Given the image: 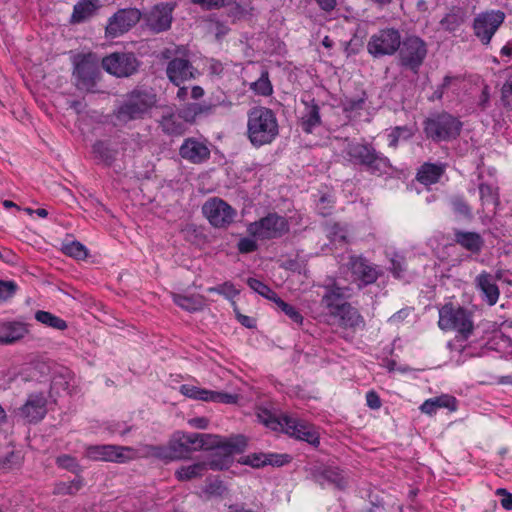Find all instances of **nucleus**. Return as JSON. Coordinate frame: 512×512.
<instances>
[{"instance_id":"obj_58","label":"nucleus","mask_w":512,"mask_h":512,"mask_svg":"<svg viewBox=\"0 0 512 512\" xmlns=\"http://www.w3.org/2000/svg\"><path fill=\"white\" fill-rule=\"evenodd\" d=\"M69 388V381L64 375H55L50 385V395H59L62 391H66Z\"/></svg>"},{"instance_id":"obj_52","label":"nucleus","mask_w":512,"mask_h":512,"mask_svg":"<svg viewBox=\"0 0 512 512\" xmlns=\"http://www.w3.org/2000/svg\"><path fill=\"white\" fill-rule=\"evenodd\" d=\"M334 199L327 194L320 197L317 203V211L323 217H328L333 213Z\"/></svg>"},{"instance_id":"obj_27","label":"nucleus","mask_w":512,"mask_h":512,"mask_svg":"<svg viewBox=\"0 0 512 512\" xmlns=\"http://www.w3.org/2000/svg\"><path fill=\"white\" fill-rule=\"evenodd\" d=\"M158 123L162 132L168 136H182L187 131L186 123L179 117L178 111L163 113Z\"/></svg>"},{"instance_id":"obj_62","label":"nucleus","mask_w":512,"mask_h":512,"mask_svg":"<svg viewBox=\"0 0 512 512\" xmlns=\"http://www.w3.org/2000/svg\"><path fill=\"white\" fill-rule=\"evenodd\" d=\"M237 248L241 254H248L255 252L258 249V244L250 237H243L238 241Z\"/></svg>"},{"instance_id":"obj_50","label":"nucleus","mask_w":512,"mask_h":512,"mask_svg":"<svg viewBox=\"0 0 512 512\" xmlns=\"http://www.w3.org/2000/svg\"><path fill=\"white\" fill-rule=\"evenodd\" d=\"M411 136V131L407 126H396L392 129L390 134L388 135L389 138V147L397 148L399 139L401 137L403 138H409Z\"/></svg>"},{"instance_id":"obj_5","label":"nucleus","mask_w":512,"mask_h":512,"mask_svg":"<svg viewBox=\"0 0 512 512\" xmlns=\"http://www.w3.org/2000/svg\"><path fill=\"white\" fill-rule=\"evenodd\" d=\"M462 127V121L446 111L432 114L423 122L426 137L436 143L457 139Z\"/></svg>"},{"instance_id":"obj_24","label":"nucleus","mask_w":512,"mask_h":512,"mask_svg":"<svg viewBox=\"0 0 512 512\" xmlns=\"http://www.w3.org/2000/svg\"><path fill=\"white\" fill-rule=\"evenodd\" d=\"M214 104L188 102L178 109L179 117L186 123L193 125L201 116H208L214 112Z\"/></svg>"},{"instance_id":"obj_32","label":"nucleus","mask_w":512,"mask_h":512,"mask_svg":"<svg viewBox=\"0 0 512 512\" xmlns=\"http://www.w3.org/2000/svg\"><path fill=\"white\" fill-rule=\"evenodd\" d=\"M348 287H340L337 283L325 287V293L322 296L321 303L331 312L341 306V300L347 296Z\"/></svg>"},{"instance_id":"obj_49","label":"nucleus","mask_w":512,"mask_h":512,"mask_svg":"<svg viewBox=\"0 0 512 512\" xmlns=\"http://www.w3.org/2000/svg\"><path fill=\"white\" fill-rule=\"evenodd\" d=\"M62 251L67 256L73 257L77 260H83L87 257V249L79 241H72L71 243L64 244Z\"/></svg>"},{"instance_id":"obj_6","label":"nucleus","mask_w":512,"mask_h":512,"mask_svg":"<svg viewBox=\"0 0 512 512\" xmlns=\"http://www.w3.org/2000/svg\"><path fill=\"white\" fill-rule=\"evenodd\" d=\"M72 76L78 90L87 93L98 91L96 87L102 73L96 55L93 53L78 55L74 60Z\"/></svg>"},{"instance_id":"obj_16","label":"nucleus","mask_w":512,"mask_h":512,"mask_svg":"<svg viewBox=\"0 0 512 512\" xmlns=\"http://www.w3.org/2000/svg\"><path fill=\"white\" fill-rule=\"evenodd\" d=\"M141 17L142 13L136 8L120 9L109 19L106 34L112 38L118 37L135 26Z\"/></svg>"},{"instance_id":"obj_56","label":"nucleus","mask_w":512,"mask_h":512,"mask_svg":"<svg viewBox=\"0 0 512 512\" xmlns=\"http://www.w3.org/2000/svg\"><path fill=\"white\" fill-rule=\"evenodd\" d=\"M18 289L14 281L0 280V301L4 302L12 298Z\"/></svg>"},{"instance_id":"obj_26","label":"nucleus","mask_w":512,"mask_h":512,"mask_svg":"<svg viewBox=\"0 0 512 512\" xmlns=\"http://www.w3.org/2000/svg\"><path fill=\"white\" fill-rule=\"evenodd\" d=\"M454 241L463 249L475 255L479 254L485 245L481 234L473 231L455 230Z\"/></svg>"},{"instance_id":"obj_18","label":"nucleus","mask_w":512,"mask_h":512,"mask_svg":"<svg viewBox=\"0 0 512 512\" xmlns=\"http://www.w3.org/2000/svg\"><path fill=\"white\" fill-rule=\"evenodd\" d=\"M284 420L286 421L284 422V433L295 439L306 441L314 447L319 445V435L312 425L291 416H285Z\"/></svg>"},{"instance_id":"obj_22","label":"nucleus","mask_w":512,"mask_h":512,"mask_svg":"<svg viewBox=\"0 0 512 512\" xmlns=\"http://www.w3.org/2000/svg\"><path fill=\"white\" fill-rule=\"evenodd\" d=\"M331 315L338 318L339 326L345 329L356 330L365 326L363 316L349 302H343L337 310L331 311Z\"/></svg>"},{"instance_id":"obj_25","label":"nucleus","mask_w":512,"mask_h":512,"mask_svg":"<svg viewBox=\"0 0 512 512\" xmlns=\"http://www.w3.org/2000/svg\"><path fill=\"white\" fill-rule=\"evenodd\" d=\"M311 477L313 481L320 485L330 483L338 488L345 485L344 478L338 468L329 466H317L311 469Z\"/></svg>"},{"instance_id":"obj_37","label":"nucleus","mask_w":512,"mask_h":512,"mask_svg":"<svg viewBox=\"0 0 512 512\" xmlns=\"http://www.w3.org/2000/svg\"><path fill=\"white\" fill-rule=\"evenodd\" d=\"M207 472L205 462H197L188 466H181L175 471V477L179 481H189L202 477Z\"/></svg>"},{"instance_id":"obj_28","label":"nucleus","mask_w":512,"mask_h":512,"mask_svg":"<svg viewBox=\"0 0 512 512\" xmlns=\"http://www.w3.org/2000/svg\"><path fill=\"white\" fill-rule=\"evenodd\" d=\"M28 333L27 324L18 321L0 323V343L11 344L22 339Z\"/></svg>"},{"instance_id":"obj_40","label":"nucleus","mask_w":512,"mask_h":512,"mask_svg":"<svg viewBox=\"0 0 512 512\" xmlns=\"http://www.w3.org/2000/svg\"><path fill=\"white\" fill-rule=\"evenodd\" d=\"M169 442L174 460H180L189 457L190 449L188 448L187 443L184 442V432L175 433Z\"/></svg>"},{"instance_id":"obj_35","label":"nucleus","mask_w":512,"mask_h":512,"mask_svg":"<svg viewBox=\"0 0 512 512\" xmlns=\"http://www.w3.org/2000/svg\"><path fill=\"white\" fill-rule=\"evenodd\" d=\"M449 205L456 217L472 220L473 210L466 197L462 194H454L449 198Z\"/></svg>"},{"instance_id":"obj_21","label":"nucleus","mask_w":512,"mask_h":512,"mask_svg":"<svg viewBox=\"0 0 512 512\" xmlns=\"http://www.w3.org/2000/svg\"><path fill=\"white\" fill-rule=\"evenodd\" d=\"M195 71L188 59L176 57L168 62L166 75L171 83L179 87L182 83L195 78Z\"/></svg>"},{"instance_id":"obj_39","label":"nucleus","mask_w":512,"mask_h":512,"mask_svg":"<svg viewBox=\"0 0 512 512\" xmlns=\"http://www.w3.org/2000/svg\"><path fill=\"white\" fill-rule=\"evenodd\" d=\"M96 158L100 159L107 166H111L116 160L117 150L112 149L104 141H96L92 146Z\"/></svg>"},{"instance_id":"obj_38","label":"nucleus","mask_w":512,"mask_h":512,"mask_svg":"<svg viewBox=\"0 0 512 512\" xmlns=\"http://www.w3.org/2000/svg\"><path fill=\"white\" fill-rule=\"evenodd\" d=\"M172 299L176 305L189 312L199 311L203 307V298L199 295L186 296L172 293Z\"/></svg>"},{"instance_id":"obj_36","label":"nucleus","mask_w":512,"mask_h":512,"mask_svg":"<svg viewBox=\"0 0 512 512\" xmlns=\"http://www.w3.org/2000/svg\"><path fill=\"white\" fill-rule=\"evenodd\" d=\"M367 98V93L365 91H362L361 95L357 97L344 95L340 99V106L343 113L347 116H351L353 113H359L364 109Z\"/></svg>"},{"instance_id":"obj_19","label":"nucleus","mask_w":512,"mask_h":512,"mask_svg":"<svg viewBox=\"0 0 512 512\" xmlns=\"http://www.w3.org/2000/svg\"><path fill=\"white\" fill-rule=\"evenodd\" d=\"M18 414L29 423L40 422L47 414V398L44 393H32L18 409Z\"/></svg>"},{"instance_id":"obj_11","label":"nucleus","mask_w":512,"mask_h":512,"mask_svg":"<svg viewBox=\"0 0 512 512\" xmlns=\"http://www.w3.org/2000/svg\"><path fill=\"white\" fill-rule=\"evenodd\" d=\"M505 18L506 15L502 10H486L478 13L472 23L474 36L483 45H489Z\"/></svg>"},{"instance_id":"obj_15","label":"nucleus","mask_w":512,"mask_h":512,"mask_svg":"<svg viewBox=\"0 0 512 512\" xmlns=\"http://www.w3.org/2000/svg\"><path fill=\"white\" fill-rule=\"evenodd\" d=\"M85 456L93 461L126 463L135 458V450L128 446L119 445H90L85 450Z\"/></svg>"},{"instance_id":"obj_44","label":"nucleus","mask_w":512,"mask_h":512,"mask_svg":"<svg viewBox=\"0 0 512 512\" xmlns=\"http://www.w3.org/2000/svg\"><path fill=\"white\" fill-rule=\"evenodd\" d=\"M199 400L202 401H211V402H218V403H234L236 401V396L229 394V393H223V392H216L211 390L202 389L201 394H199Z\"/></svg>"},{"instance_id":"obj_8","label":"nucleus","mask_w":512,"mask_h":512,"mask_svg":"<svg viewBox=\"0 0 512 512\" xmlns=\"http://www.w3.org/2000/svg\"><path fill=\"white\" fill-rule=\"evenodd\" d=\"M428 53L426 42L416 35H407L398 50V65L417 75Z\"/></svg>"},{"instance_id":"obj_45","label":"nucleus","mask_w":512,"mask_h":512,"mask_svg":"<svg viewBox=\"0 0 512 512\" xmlns=\"http://www.w3.org/2000/svg\"><path fill=\"white\" fill-rule=\"evenodd\" d=\"M247 284L252 290L274 303L276 302V299L279 298L275 291L256 278H248Z\"/></svg>"},{"instance_id":"obj_46","label":"nucleus","mask_w":512,"mask_h":512,"mask_svg":"<svg viewBox=\"0 0 512 512\" xmlns=\"http://www.w3.org/2000/svg\"><path fill=\"white\" fill-rule=\"evenodd\" d=\"M55 462L59 468L68 470L77 476H81L80 474L82 473L83 469L75 457L68 454H62L56 458Z\"/></svg>"},{"instance_id":"obj_20","label":"nucleus","mask_w":512,"mask_h":512,"mask_svg":"<svg viewBox=\"0 0 512 512\" xmlns=\"http://www.w3.org/2000/svg\"><path fill=\"white\" fill-rule=\"evenodd\" d=\"M179 155L192 164H202L210 159L211 152L205 142L189 137L181 144Z\"/></svg>"},{"instance_id":"obj_33","label":"nucleus","mask_w":512,"mask_h":512,"mask_svg":"<svg viewBox=\"0 0 512 512\" xmlns=\"http://www.w3.org/2000/svg\"><path fill=\"white\" fill-rule=\"evenodd\" d=\"M438 408H448L450 411H455L457 409V400L455 397L445 394L427 399L420 406L421 411L428 415L435 414Z\"/></svg>"},{"instance_id":"obj_61","label":"nucleus","mask_w":512,"mask_h":512,"mask_svg":"<svg viewBox=\"0 0 512 512\" xmlns=\"http://www.w3.org/2000/svg\"><path fill=\"white\" fill-rule=\"evenodd\" d=\"M149 452L153 456L162 460H174V458L172 457L170 442H168L167 446H150Z\"/></svg>"},{"instance_id":"obj_55","label":"nucleus","mask_w":512,"mask_h":512,"mask_svg":"<svg viewBox=\"0 0 512 512\" xmlns=\"http://www.w3.org/2000/svg\"><path fill=\"white\" fill-rule=\"evenodd\" d=\"M19 466L20 457L15 452H10L5 457L0 458V471L7 472Z\"/></svg>"},{"instance_id":"obj_60","label":"nucleus","mask_w":512,"mask_h":512,"mask_svg":"<svg viewBox=\"0 0 512 512\" xmlns=\"http://www.w3.org/2000/svg\"><path fill=\"white\" fill-rule=\"evenodd\" d=\"M208 292H217L228 298H233L239 294V290H237L231 282H225L217 287H210Z\"/></svg>"},{"instance_id":"obj_30","label":"nucleus","mask_w":512,"mask_h":512,"mask_svg":"<svg viewBox=\"0 0 512 512\" xmlns=\"http://www.w3.org/2000/svg\"><path fill=\"white\" fill-rule=\"evenodd\" d=\"M467 10L460 6H453L449 12L440 20L441 27L449 32L458 30L467 20Z\"/></svg>"},{"instance_id":"obj_12","label":"nucleus","mask_w":512,"mask_h":512,"mask_svg":"<svg viewBox=\"0 0 512 512\" xmlns=\"http://www.w3.org/2000/svg\"><path fill=\"white\" fill-rule=\"evenodd\" d=\"M202 213L209 224L217 229H226L237 215L236 209L219 197H211L202 205Z\"/></svg>"},{"instance_id":"obj_1","label":"nucleus","mask_w":512,"mask_h":512,"mask_svg":"<svg viewBox=\"0 0 512 512\" xmlns=\"http://www.w3.org/2000/svg\"><path fill=\"white\" fill-rule=\"evenodd\" d=\"M156 103L157 95L152 89L134 88L114 109L112 113L114 126H126L132 121L144 119L149 111L156 106Z\"/></svg>"},{"instance_id":"obj_57","label":"nucleus","mask_w":512,"mask_h":512,"mask_svg":"<svg viewBox=\"0 0 512 512\" xmlns=\"http://www.w3.org/2000/svg\"><path fill=\"white\" fill-rule=\"evenodd\" d=\"M291 459L288 454L265 453L266 466L281 467L290 463Z\"/></svg>"},{"instance_id":"obj_54","label":"nucleus","mask_w":512,"mask_h":512,"mask_svg":"<svg viewBox=\"0 0 512 512\" xmlns=\"http://www.w3.org/2000/svg\"><path fill=\"white\" fill-rule=\"evenodd\" d=\"M500 100L505 109L512 110V76L502 85Z\"/></svg>"},{"instance_id":"obj_23","label":"nucleus","mask_w":512,"mask_h":512,"mask_svg":"<svg viewBox=\"0 0 512 512\" xmlns=\"http://www.w3.org/2000/svg\"><path fill=\"white\" fill-rule=\"evenodd\" d=\"M474 285L481 292L483 301L489 306H494L498 302L500 289L491 273L482 271L475 277Z\"/></svg>"},{"instance_id":"obj_34","label":"nucleus","mask_w":512,"mask_h":512,"mask_svg":"<svg viewBox=\"0 0 512 512\" xmlns=\"http://www.w3.org/2000/svg\"><path fill=\"white\" fill-rule=\"evenodd\" d=\"M99 8V0H82L73 9L71 21L81 23L90 18Z\"/></svg>"},{"instance_id":"obj_53","label":"nucleus","mask_w":512,"mask_h":512,"mask_svg":"<svg viewBox=\"0 0 512 512\" xmlns=\"http://www.w3.org/2000/svg\"><path fill=\"white\" fill-rule=\"evenodd\" d=\"M226 438H221L220 436L218 435H212V434H205V433H200V437H199V440L201 441L200 444H204L203 445V448L204 450H211V449H215L219 446H221L224 441H225Z\"/></svg>"},{"instance_id":"obj_13","label":"nucleus","mask_w":512,"mask_h":512,"mask_svg":"<svg viewBox=\"0 0 512 512\" xmlns=\"http://www.w3.org/2000/svg\"><path fill=\"white\" fill-rule=\"evenodd\" d=\"M101 64L109 74L126 78L134 75L141 63L133 52H114L105 56Z\"/></svg>"},{"instance_id":"obj_7","label":"nucleus","mask_w":512,"mask_h":512,"mask_svg":"<svg viewBox=\"0 0 512 512\" xmlns=\"http://www.w3.org/2000/svg\"><path fill=\"white\" fill-rule=\"evenodd\" d=\"M248 445L247 438L244 435H235L226 438L224 443L211 449L212 453L205 462L207 471H221L229 469L234 462V454L243 453Z\"/></svg>"},{"instance_id":"obj_29","label":"nucleus","mask_w":512,"mask_h":512,"mask_svg":"<svg viewBox=\"0 0 512 512\" xmlns=\"http://www.w3.org/2000/svg\"><path fill=\"white\" fill-rule=\"evenodd\" d=\"M444 173V164L426 162L419 167L416 180L425 186H429L438 183Z\"/></svg>"},{"instance_id":"obj_48","label":"nucleus","mask_w":512,"mask_h":512,"mask_svg":"<svg viewBox=\"0 0 512 512\" xmlns=\"http://www.w3.org/2000/svg\"><path fill=\"white\" fill-rule=\"evenodd\" d=\"M275 305L293 322L297 323L298 325H302L304 318L294 306L285 302L280 297L276 299Z\"/></svg>"},{"instance_id":"obj_9","label":"nucleus","mask_w":512,"mask_h":512,"mask_svg":"<svg viewBox=\"0 0 512 512\" xmlns=\"http://www.w3.org/2000/svg\"><path fill=\"white\" fill-rule=\"evenodd\" d=\"M287 219L277 213H268L265 217L250 223L247 232L251 237L259 240L278 239L289 232Z\"/></svg>"},{"instance_id":"obj_42","label":"nucleus","mask_w":512,"mask_h":512,"mask_svg":"<svg viewBox=\"0 0 512 512\" xmlns=\"http://www.w3.org/2000/svg\"><path fill=\"white\" fill-rule=\"evenodd\" d=\"M83 478L77 476L69 482H58L54 485L53 494L58 496L75 495L83 487Z\"/></svg>"},{"instance_id":"obj_64","label":"nucleus","mask_w":512,"mask_h":512,"mask_svg":"<svg viewBox=\"0 0 512 512\" xmlns=\"http://www.w3.org/2000/svg\"><path fill=\"white\" fill-rule=\"evenodd\" d=\"M328 235L332 241L346 242V231L339 223L329 225Z\"/></svg>"},{"instance_id":"obj_47","label":"nucleus","mask_w":512,"mask_h":512,"mask_svg":"<svg viewBox=\"0 0 512 512\" xmlns=\"http://www.w3.org/2000/svg\"><path fill=\"white\" fill-rule=\"evenodd\" d=\"M250 89L258 95L270 96L273 93V87L269 80L268 71H263L260 78L257 81L251 83Z\"/></svg>"},{"instance_id":"obj_59","label":"nucleus","mask_w":512,"mask_h":512,"mask_svg":"<svg viewBox=\"0 0 512 512\" xmlns=\"http://www.w3.org/2000/svg\"><path fill=\"white\" fill-rule=\"evenodd\" d=\"M225 7H229L228 16L233 18H241L245 15L246 10L239 0H224Z\"/></svg>"},{"instance_id":"obj_17","label":"nucleus","mask_w":512,"mask_h":512,"mask_svg":"<svg viewBox=\"0 0 512 512\" xmlns=\"http://www.w3.org/2000/svg\"><path fill=\"white\" fill-rule=\"evenodd\" d=\"M174 3H159L154 5L145 15L148 28L154 33H162L171 28Z\"/></svg>"},{"instance_id":"obj_43","label":"nucleus","mask_w":512,"mask_h":512,"mask_svg":"<svg viewBox=\"0 0 512 512\" xmlns=\"http://www.w3.org/2000/svg\"><path fill=\"white\" fill-rule=\"evenodd\" d=\"M35 319L38 322L57 330H65L67 328L65 320L47 311H37L35 313Z\"/></svg>"},{"instance_id":"obj_10","label":"nucleus","mask_w":512,"mask_h":512,"mask_svg":"<svg viewBox=\"0 0 512 512\" xmlns=\"http://www.w3.org/2000/svg\"><path fill=\"white\" fill-rule=\"evenodd\" d=\"M401 33L394 27H386L371 35L367 43V51L374 58L392 56L401 46Z\"/></svg>"},{"instance_id":"obj_41","label":"nucleus","mask_w":512,"mask_h":512,"mask_svg":"<svg viewBox=\"0 0 512 512\" xmlns=\"http://www.w3.org/2000/svg\"><path fill=\"white\" fill-rule=\"evenodd\" d=\"M478 190L482 206L492 204L496 209L500 205L498 188H494L487 183H480L478 185Z\"/></svg>"},{"instance_id":"obj_31","label":"nucleus","mask_w":512,"mask_h":512,"mask_svg":"<svg viewBox=\"0 0 512 512\" xmlns=\"http://www.w3.org/2000/svg\"><path fill=\"white\" fill-rule=\"evenodd\" d=\"M305 105V112L301 117V127L304 132L312 133L315 127L321 125L320 107L315 99L310 102L302 101Z\"/></svg>"},{"instance_id":"obj_3","label":"nucleus","mask_w":512,"mask_h":512,"mask_svg":"<svg viewBox=\"0 0 512 512\" xmlns=\"http://www.w3.org/2000/svg\"><path fill=\"white\" fill-rule=\"evenodd\" d=\"M345 151L353 164L363 167L371 175L380 177L393 169L390 159L377 151L372 143L349 142Z\"/></svg>"},{"instance_id":"obj_4","label":"nucleus","mask_w":512,"mask_h":512,"mask_svg":"<svg viewBox=\"0 0 512 512\" xmlns=\"http://www.w3.org/2000/svg\"><path fill=\"white\" fill-rule=\"evenodd\" d=\"M438 326L443 331H455L467 340L474 332L473 312L463 306L445 303L439 309Z\"/></svg>"},{"instance_id":"obj_2","label":"nucleus","mask_w":512,"mask_h":512,"mask_svg":"<svg viewBox=\"0 0 512 512\" xmlns=\"http://www.w3.org/2000/svg\"><path fill=\"white\" fill-rule=\"evenodd\" d=\"M247 118V137L254 147L271 144L278 136V120L272 109L264 106L253 107Z\"/></svg>"},{"instance_id":"obj_51","label":"nucleus","mask_w":512,"mask_h":512,"mask_svg":"<svg viewBox=\"0 0 512 512\" xmlns=\"http://www.w3.org/2000/svg\"><path fill=\"white\" fill-rule=\"evenodd\" d=\"M239 462L243 465H248L253 468H262L266 466L265 453H252L241 457Z\"/></svg>"},{"instance_id":"obj_63","label":"nucleus","mask_w":512,"mask_h":512,"mask_svg":"<svg viewBox=\"0 0 512 512\" xmlns=\"http://www.w3.org/2000/svg\"><path fill=\"white\" fill-rule=\"evenodd\" d=\"M285 416H287V415L283 414L280 417H275V416L269 414L268 417L263 420V423L268 428H270L272 430H275V431L280 430L282 432H285V427H284V422H286L284 420Z\"/></svg>"},{"instance_id":"obj_14","label":"nucleus","mask_w":512,"mask_h":512,"mask_svg":"<svg viewBox=\"0 0 512 512\" xmlns=\"http://www.w3.org/2000/svg\"><path fill=\"white\" fill-rule=\"evenodd\" d=\"M359 288L374 284L383 272L362 255H351L346 264Z\"/></svg>"}]
</instances>
